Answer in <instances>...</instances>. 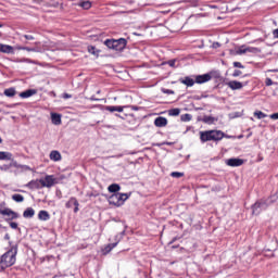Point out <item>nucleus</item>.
Instances as JSON below:
<instances>
[{
	"instance_id": "obj_1",
	"label": "nucleus",
	"mask_w": 278,
	"mask_h": 278,
	"mask_svg": "<svg viewBox=\"0 0 278 278\" xmlns=\"http://www.w3.org/2000/svg\"><path fill=\"white\" fill-rule=\"evenodd\" d=\"M18 250L16 247H12L8 252H5L0 258V267L2 270L5 268H10V266H14L16 264V254Z\"/></svg>"
},
{
	"instance_id": "obj_2",
	"label": "nucleus",
	"mask_w": 278,
	"mask_h": 278,
	"mask_svg": "<svg viewBox=\"0 0 278 278\" xmlns=\"http://www.w3.org/2000/svg\"><path fill=\"white\" fill-rule=\"evenodd\" d=\"M225 134L220 130H206V131H201L200 132V139L201 142H210L212 140L218 141L223 140Z\"/></svg>"
},
{
	"instance_id": "obj_3",
	"label": "nucleus",
	"mask_w": 278,
	"mask_h": 278,
	"mask_svg": "<svg viewBox=\"0 0 278 278\" xmlns=\"http://www.w3.org/2000/svg\"><path fill=\"white\" fill-rule=\"evenodd\" d=\"M104 45L113 51H124L125 47H127V39H108L104 41Z\"/></svg>"
},
{
	"instance_id": "obj_4",
	"label": "nucleus",
	"mask_w": 278,
	"mask_h": 278,
	"mask_svg": "<svg viewBox=\"0 0 278 278\" xmlns=\"http://www.w3.org/2000/svg\"><path fill=\"white\" fill-rule=\"evenodd\" d=\"M129 199V194L127 193H113L109 198L110 205H115L116 207H121V205H124L125 202Z\"/></svg>"
},
{
	"instance_id": "obj_5",
	"label": "nucleus",
	"mask_w": 278,
	"mask_h": 278,
	"mask_svg": "<svg viewBox=\"0 0 278 278\" xmlns=\"http://www.w3.org/2000/svg\"><path fill=\"white\" fill-rule=\"evenodd\" d=\"M41 188H53L55 184H58V178H55L54 175H47L45 178H41L40 180Z\"/></svg>"
},
{
	"instance_id": "obj_6",
	"label": "nucleus",
	"mask_w": 278,
	"mask_h": 278,
	"mask_svg": "<svg viewBox=\"0 0 278 278\" xmlns=\"http://www.w3.org/2000/svg\"><path fill=\"white\" fill-rule=\"evenodd\" d=\"M227 86L230 90H242L244 88V84L238 80H230L227 83Z\"/></svg>"
},
{
	"instance_id": "obj_7",
	"label": "nucleus",
	"mask_w": 278,
	"mask_h": 278,
	"mask_svg": "<svg viewBox=\"0 0 278 278\" xmlns=\"http://www.w3.org/2000/svg\"><path fill=\"white\" fill-rule=\"evenodd\" d=\"M2 216H7V220H14L18 218V214L11 208H4V212H2Z\"/></svg>"
},
{
	"instance_id": "obj_8",
	"label": "nucleus",
	"mask_w": 278,
	"mask_h": 278,
	"mask_svg": "<svg viewBox=\"0 0 278 278\" xmlns=\"http://www.w3.org/2000/svg\"><path fill=\"white\" fill-rule=\"evenodd\" d=\"M261 210H266V202H256L253 206H252V214H260Z\"/></svg>"
},
{
	"instance_id": "obj_9",
	"label": "nucleus",
	"mask_w": 278,
	"mask_h": 278,
	"mask_svg": "<svg viewBox=\"0 0 278 278\" xmlns=\"http://www.w3.org/2000/svg\"><path fill=\"white\" fill-rule=\"evenodd\" d=\"M212 79L210 74H203L195 76V84H207Z\"/></svg>"
},
{
	"instance_id": "obj_10",
	"label": "nucleus",
	"mask_w": 278,
	"mask_h": 278,
	"mask_svg": "<svg viewBox=\"0 0 278 278\" xmlns=\"http://www.w3.org/2000/svg\"><path fill=\"white\" fill-rule=\"evenodd\" d=\"M154 125L155 127H166V125H168V119L166 117H156L154 119Z\"/></svg>"
},
{
	"instance_id": "obj_11",
	"label": "nucleus",
	"mask_w": 278,
	"mask_h": 278,
	"mask_svg": "<svg viewBox=\"0 0 278 278\" xmlns=\"http://www.w3.org/2000/svg\"><path fill=\"white\" fill-rule=\"evenodd\" d=\"M227 166H242L244 161L241 159H229L226 161Z\"/></svg>"
},
{
	"instance_id": "obj_12",
	"label": "nucleus",
	"mask_w": 278,
	"mask_h": 278,
	"mask_svg": "<svg viewBox=\"0 0 278 278\" xmlns=\"http://www.w3.org/2000/svg\"><path fill=\"white\" fill-rule=\"evenodd\" d=\"M180 84H184L185 86H188V87H192L194 86V84H197V80L194 78H191L190 76H187L180 79Z\"/></svg>"
},
{
	"instance_id": "obj_13",
	"label": "nucleus",
	"mask_w": 278,
	"mask_h": 278,
	"mask_svg": "<svg viewBox=\"0 0 278 278\" xmlns=\"http://www.w3.org/2000/svg\"><path fill=\"white\" fill-rule=\"evenodd\" d=\"M0 53H14V47L0 43Z\"/></svg>"
},
{
	"instance_id": "obj_14",
	"label": "nucleus",
	"mask_w": 278,
	"mask_h": 278,
	"mask_svg": "<svg viewBox=\"0 0 278 278\" xmlns=\"http://www.w3.org/2000/svg\"><path fill=\"white\" fill-rule=\"evenodd\" d=\"M51 122L53 125H62V115L58 113H51Z\"/></svg>"
},
{
	"instance_id": "obj_15",
	"label": "nucleus",
	"mask_w": 278,
	"mask_h": 278,
	"mask_svg": "<svg viewBox=\"0 0 278 278\" xmlns=\"http://www.w3.org/2000/svg\"><path fill=\"white\" fill-rule=\"evenodd\" d=\"M40 179L31 180L27 184V188H29L30 190H38L40 189Z\"/></svg>"
},
{
	"instance_id": "obj_16",
	"label": "nucleus",
	"mask_w": 278,
	"mask_h": 278,
	"mask_svg": "<svg viewBox=\"0 0 278 278\" xmlns=\"http://www.w3.org/2000/svg\"><path fill=\"white\" fill-rule=\"evenodd\" d=\"M50 160H52V162H60L62 160V154L59 151L53 150L50 152Z\"/></svg>"
},
{
	"instance_id": "obj_17",
	"label": "nucleus",
	"mask_w": 278,
	"mask_h": 278,
	"mask_svg": "<svg viewBox=\"0 0 278 278\" xmlns=\"http://www.w3.org/2000/svg\"><path fill=\"white\" fill-rule=\"evenodd\" d=\"M34 94H36V90L34 89H28L26 91H23L20 93V97L22 99H29V97H34Z\"/></svg>"
},
{
	"instance_id": "obj_18",
	"label": "nucleus",
	"mask_w": 278,
	"mask_h": 278,
	"mask_svg": "<svg viewBox=\"0 0 278 278\" xmlns=\"http://www.w3.org/2000/svg\"><path fill=\"white\" fill-rule=\"evenodd\" d=\"M36 214V211L34 208L28 207L24 211L23 216L24 218H34V215Z\"/></svg>"
},
{
	"instance_id": "obj_19",
	"label": "nucleus",
	"mask_w": 278,
	"mask_h": 278,
	"mask_svg": "<svg viewBox=\"0 0 278 278\" xmlns=\"http://www.w3.org/2000/svg\"><path fill=\"white\" fill-rule=\"evenodd\" d=\"M0 160L10 162L12 160V153L0 151Z\"/></svg>"
},
{
	"instance_id": "obj_20",
	"label": "nucleus",
	"mask_w": 278,
	"mask_h": 278,
	"mask_svg": "<svg viewBox=\"0 0 278 278\" xmlns=\"http://www.w3.org/2000/svg\"><path fill=\"white\" fill-rule=\"evenodd\" d=\"M38 218H39V220H49V218H51V216L49 215V212L40 211L38 213Z\"/></svg>"
},
{
	"instance_id": "obj_21",
	"label": "nucleus",
	"mask_w": 278,
	"mask_h": 278,
	"mask_svg": "<svg viewBox=\"0 0 278 278\" xmlns=\"http://www.w3.org/2000/svg\"><path fill=\"white\" fill-rule=\"evenodd\" d=\"M117 244L118 243H110V244H108L104 249H102L103 255H108V253H110L112 251V249H115V247Z\"/></svg>"
},
{
	"instance_id": "obj_22",
	"label": "nucleus",
	"mask_w": 278,
	"mask_h": 278,
	"mask_svg": "<svg viewBox=\"0 0 278 278\" xmlns=\"http://www.w3.org/2000/svg\"><path fill=\"white\" fill-rule=\"evenodd\" d=\"M13 166L15 168H18L20 170H22L23 173L27 172V170H31V167H29L28 165H21L17 163H13Z\"/></svg>"
},
{
	"instance_id": "obj_23",
	"label": "nucleus",
	"mask_w": 278,
	"mask_h": 278,
	"mask_svg": "<svg viewBox=\"0 0 278 278\" xmlns=\"http://www.w3.org/2000/svg\"><path fill=\"white\" fill-rule=\"evenodd\" d=\"M105 110L108 112H123L125 106H106Z\"/></svg>"
},
{
	"instance_id": "obj_24",
	"label": "nucleus",
	"mask_w": 278,
	"mask_h": 278,
	"mask_svg": "<svg viewBox=\"0 0 278 278\" xmlns=\"http://www.w3.org/2000/svg\"><path fill=\"white\" fill-rule=\"evenodd\" d=\"M13 201H15V203H23L25 201V197H23L22 194H13L12 195Z\"/></svg>"
},
{
	"instance_id": "obj_25",
	"label": "nucleus",
	"mask_w": 278,
	"mask_h": 278,
	"mask_svg": "<svg viewBox=\"0 0 278 278\" xmlns=\"http://www.w3.org/2000/svg\"><path fill=\"white\" fill-rule=\"evenodd\" d=\"M65 205L66 207H73V205L74 206L79 205V202L77 201V199L71 198Z\"/></svg>"
},
{
	"instance_id": "obj_26",
	"label": "nucleus",
	"mask_w": 278,
	"mask_h": 278,
	"mask_svg": "<svg viewBox=\"0 0 278 278\" xmlns=\"http://www.w3.org/2000/svg\"><path fill=\"white\" fill-rule=\"evenodd\" d=\"M16 94V89L14 88H9L4 90V96L5 97H14Z\"/></svg>"
},
{
	"instance_id": "obj_27",
	"label": "nucleus",
	"mask_w": 278,
	"mask_h": 278,
	"mask_svg": "<svg viewBox=\"0 0 278 278\" xmlns=\"http://www.w3.org/2000/svg\"><path fill=\"white\" fill-rule=\"evenodd\" d=\"M88 51L91 53V55H96L97 58L99 56V50L94 48V46H89Z\"/></svg>"
},
{
	"instance_id": "obj_28",
	"label": "nucleus",
	"mask_w": 278,
	"mask_h": 278,
	"mask_svg": "<svg viewBox=\"0 0 278 278\" xmlns=\"http://www.w3.org/2000/svg\"><path fill=\"white\" fill-rule=\"evenodd\" d=\"M108 190H109V192H118V190H121V186L113 184V185L109 186Z\"/></svg>"
},
{
	"instance_id": "obj_29",
	"label": "nucleus",
	"mask_w": 278,
	"mask_h": 278,
	"mask_svg": "<svg viewBox=\"0 0 278 278\" xmlns=\"http://www.w3.org/2000/svg\"><path fill=\"white\" fill-rule=\"evenodd\" d=\"M80 8H84V10H90L92 8V3L90 1H85L79 3Z\"/></svg>"
},
{
	"instance_id": "obj_30",
	"label": "nucleus",
	"mask_w": 278,
	"mask_h": 278,
	"mask_svg": "<svg viewBox=\"0 0 278 278\" xmlns=\"http://www.w3.org/2000/svg\"><path fill=\"white\" fill-rule=\"evenodd\" d=\"M244 53H247V46H241L236 50L237 55H244Z\"/></svg>"
},
{
	"instance_id": "obj_31",
	"label": "nucleus",
	"mask_w": 278,
	"mask_h": 278,
	"mask_svg": "<svg viewBox=\"0 0 278 278\" xmlns=\"http://www.w3.org/2000/svg\"><path fill=\"white\" fill-rule=\"evenodd\" d=\"M179 114H181V110L179 109H172L168 111L169 116H179Z\"/></svg>"
},
{
	"instance_id": "obj_32",
	"label": "nucleus",
	"mask_w": 278,
	"mask_h": 278,
	"mask_svg": "<svg viewBox=\"0 0 278 278\" xmlns=\"http://www.w3.org/2000/svg\"><path fill=\"white\" fill-rule=\"evenodd\" d=\"M245 53H260V50L253 47H245Z\"/></svg>"
},
{
	"instance_id": "obj_33",
	"label": "nucleus",
	"mask_w": 278,
	"mask_h": 278,
	"mask_svg": "<svg viewBox=\"0 0 278 278\" xmlns=\"http://www.w3.org/2000/svg\"><path fill=\"white\" fill-rule=\"evenodd\" d=\"M254 116H256V118L258 119H262V118H266L267 115L262 111H256L254 112Z\"/></svg>"
},
{
	"instance_id": "obj_34",
	"label": "nucleus",
	"mask_w": 278,
	"mask_h": 278,
	"mask_svg": "<svg viewBox=\"0 0 278 278\" xmlns=\"http://www.w3.org/2000/svg\"><path fill=\"white\" fill-rule=\"evenodd\" d=\"M170 175H172V177H175L176 179L184 177V173H179V172H173Z\"/></svg>"
},
{
	"instance_id": "obj_35",
	"label": "nucleus",
	"mask_w": 278,
	"mask_h": 278,
	"mask_svg": "<svg viewBox=\"0 0 278 278\" xmlns=\"http://www.w3.org/2000/svg\"><path fill=\"white\" fill-rule=\"evenodd\" d=\"M204 123H207L208 125H212V123H214V117H211V116L204 117Z\"/></svg>"
},
{
	"instance_id": "obj_36",
	"label": "nucleus",
	"mask_w": 278,
	"mask_h": 278,
	"mask_svg": "<svg viewBox=\"0 0 278 278\" xmlns=\"http://www.w3.org/2000/svg\"><path fill=\"white\" fill-rule=\"evenodd\" d=\"M162 92H164V94H175V91L170 89H162Z\"/></svg>"
},
{
	"instance_id": "obj_37",
	"label": "nucleus",
	"mask_w": 278,
	"mask_h": 278,
	"mask_svg": "<svg viewBox=\"0 0 278 278\" xmlns=\"http://www.w3.org/2000/svg\"><path fill=\"white\" fill-rule=\"evenodd\" d=\"M233 66L235 68H244V66L240 62H233Z\"/></svg>"
},
{
	"instance_id": "obj_38",
	"label": "nucleus",
	"mask_w": 278,
	"mask_h": 278,
	"mask_svg": "<svg viewBox=\"0 0 278 278\" xmlns=\"http://www.w3.org/2000/svg\"><path fill=\"white\" fill-rule=\"evenodd\" d=\"M242 75V72L240 70H236L232 74V77H240Z\"/></svg>"
},
{
	"instance_id": "obj_39",
	"label": "nucleus",
	"mask_w": 278,
	"mask_h": 278,
	"mask_svg": "<svg viewBox=\"0 0 278 278\" xmlns=\"http://www.w3.org/2000/svg\"><path fill=\"white\" fill-rule=\"evenodd\" d=\"M182 121H192V116L190 114H185Z\"/></svg>"
},
{
	"instance_id": "obj_40",
	"label": "nucleus",
	"mask_w": 278,
	"mask_h": 278,
	"mask_svg": "<svg viewBox=\"0 0 278 278\" xmlns=\"http://www.w3.org/2000/svg\"><path fill=\"white\" fill-rule=\"evenodd\" d=\"M269 118H271L273 121H278V113L269 115Z\"/></svg>"
},
{
	"instance_id": "obj_41",
	"label": "nucleus",
	"mask_w": 278,
	"mask_h": 278,
	"mask_svg": "<svg viewBox=\"0 0 278 278\" xmlns=\"http://www.w3.org/2000/svg\"><path fill=\"white\" fill-rule=\"evenodd\" d=\"M10 227H11V229H18V224L12 222V223L10 224Z\"/></svg>"
},
{
	"instance_id": "obj_42",
	"label": "nucleus",
	"mask_w": 278,
	"mask_h": 278,
	"mask_svg": "<svg viewBox=\"0 0 278 278\" xmlns=\"http://www.w3.org/2000/svg\"><path fill=\"white\" fill-rule=\"evenodd\" d=\"M175 63H176L175 60H172V61L167 62L168 66H170L172 68H175Z\"/></svg>"
},
{
	"instance_id": "obj_43",
	"label": "nucleus",
	"mask_w": 278,
	"mask_h": 278,
	"mask_svg": "<svg viewBox=\"0 0 278 278\" xmlns=\"http://www.w3.org/2000/svg\"><path fill=\"white\" fill-rule=\"evenodd\" d=\"M265 84L266 86H273V79L266 78Z\"/></svg>"
},
{
	"instance_id": "obj_44",
	"label": "nucleus",
	"mask_w": 278,
	"mask_h": 278,
	"mask_svg": "<svg viewBox=\"0 0 278 278\" xmlns=\"http://www.w3.org/2000/svg\"><path fill=\"white\" fill-rule=\"evenodd\" d=\"M24 38L26 40H34V36H31V35H25Z\"/></svg>"
},
{
	"instance_id": "obj_45",
	"label": "nucleus",
	"mask_w": 278,
	"mask_h": 278,
	"mask_svg": "<svg viewBox=\"0 0 278 278\" xmlns=\"http://www.w3.org/2000/svg\"><path fill=\"white\" fill-rule=\"evenodd\" d=\"M274 38H278V28L273 31Z\"/></svg>"
},
{
	"instance_id": "obj_46",
	"label": "nucleus",
	"mask_w": 278,
	"mask_h": 278,
	"mask_svg": "<svg viewBox=\"0 0 278 278\" xmlns=\"http://www.w3.org/2000/svg\"><path fill=\"white\" fill-rule=\"evenodd\" d=\"M63 99H71V94L64 93V94H63Z\"/></svg>"
},
{
	"instance_id": "obj_47",
	"label": "nucleus",
	"mask_w": 278,
	"mask_h": 278,
	"mask_svg": "<svg viewBox=\"0 0 278 278\" xmlns=\"http://www.w3.org/2000/svg\"><path fill=\"white\" fill-rule=\"evenodd\" d=\"M75 208H74V212H75V214H77V212H79V205H77V206H74Z\"/></svg>"
},
{
	"instance_id": "obj_48",
	"label": "nucleus",
	"mask_w": 278,
	"mask_h": 278,
	"mask_svg": "<svg viewBox=\"0 0 278 278\" xmlns=\"http://www.w3.org/2000/svg\"><path fill=\"white\" fill-rule=\"evenodd\" d=\"M18 49H23L24 51H34V49H29V48H18Z\"/></svg>"
},
{
	"instance_id": "obj_49",
	"label": "nucleus",
	"mask_w": 278,
	"mask_h": 278,
	"mask_svg": "<svg viewBox=\"0 0 278 278\" xmlns=\"http://www.w3.org/2000/svg\"><path fill=\"white\" fill-rule=\"evenodd\" d=\"M4 211H5V210H1V208H0V214H1L2 216H3V212H4Z\"/></svg>"
},
{
	"instance_id": "obj_50",
	"label": "nucleus",
	"mask_w": 278,
	"mask_h": 278,
	"mask_svg": "<svg viewBox=\"0 0 278 278\" xmlns=\"http://www.w3.org/2000/svg\"><path fill=\"white\" fill-rule=\"evenodd\" d=\"M1 142H3V139H1V137H0V144H1Z\"/></svg>"
},
{
	"instance_id": "obj_51",
	"label": "nucleus",
	"mask_w": 278,
	"mask_h": 278,
	"mask_svg": "<svg viewBox=\"0 0 278 278\" xmlns=\"http://www.w3.org/2000/svg\"><path fill=\"white\" fill-rule=\"evenodd\" d=\"M0 27H3V25L0 24Z\"/></svg>"
},
{
	"instance_id": "obj_52",
	"label": "nucleus",
	"mask_w": 278,
	"mask_h": 278,
	"mask_svg": "<svg viewBox=\"0 0 278 278\" xmlns=\"http://www.w3.org/2000/svg\"><path fill=\"white\" fill-rule=\"evenodd\" d=\"M5 238H7V239L9 238L8 235L5 236Z\"/></svg>"
}]
</instances>
